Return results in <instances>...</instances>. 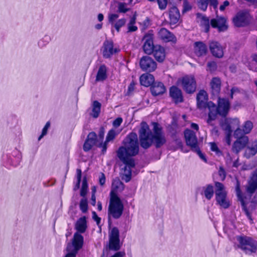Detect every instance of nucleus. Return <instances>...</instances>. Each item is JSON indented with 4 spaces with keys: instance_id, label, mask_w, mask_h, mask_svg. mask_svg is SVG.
<instances>
[{
    "instance_id": "7ed1b4c3",
    "label": "nucleus",
    "mask_w": 257,
    "mask_h": 257,
    "mask_svg": "<svg viewBox=\"0 0 257 257\" xmlns=\"http://www.w3.org/2000/svg\"><path fill=\"white\" fill-rule=\"evenodd\" d=\"M230 106V104L228 100L225 98H218L217 107L211 101L209 102L207 123L210 125H213L212 121L216 119L218 114L223 117L226 116L229 112Z\"/></svg>"
},
{
    "instance_id": "13d9d810",
    "label": "nucleus",
    "mask_w": 257,
    "mask_h": 257,
    "mask_svg": "<svg viewBox=\"0 0 257 257\" xmlns=\"http://www.w3.org/2000/svg\"><path fill=\"white\" fill-rule=\"evenodd\" d=\"M92 218L96 222L97 225H99L100 223L101 218L97 216L94 211L92 212Z\"/></svg>"
},
{
    "instance_id": "72a5a7b5",
    "label": "nucleus",
    "mask_w": 257,
    "mask_h": 257,
    "mask_svg": "<svg viewBox=\"0 0 257 257\" xmlns=\"http://www.w3.org/2000/svg\"><path fill=\"white\" fill-rule=\"evenodd\" d=\"M106 71L107 69L105 66L104 65H101L99 68L96 75V80L98 81H101L105 80L107 77Z\"/></svg>"
},
{
    "instance_id": "5fc2aeb1",
    "label": "nucleus",
    "mask_w": 257,
    "mask_h": 257,
    "mask_svg": "<svg viewBox=\"0 0 257 257\" xmlns=\"http://www.w3.org/2000/svg\"><path fill=\"white\" fill-rule=\"evenodd\" d=\"M159 5V7L161 10H164L166 9L167 5V0H157Z\"/></svg>"
},
{
    "instance_id": "9b49d317",
    "label": "nucleus",
    "mask_w": 257,
    "mask_h": 257,
    "mask_svg": "<svg viewBox=\"0 0 257 257\" xmlns=\"http://www.w3.org/2000/svg\"><path fill=\"white\" fill-rule=\"evenodd\" d=\"M184 136L187 145L192 150H197L198 142L195 133L190 130H186L184 132Z\"/></svg>"
},
{
    "instance_id": "c85d7f7f",
    "label": "nucleus",
    "mask_w": 257,
    "mask_h": 257,
    "mask_svg": "<svg viewBox=\"0 0 257 257\" xmlns=\"http://www.w3.org/2000/svg\"><path fill=\"white\" fill-rule=\"evenodd\" d=\"M257 189V168L254 172L247 188V191L252 194Z\"/></svg>"
},
{
    "instance_id": "412c9836",
    "label": "nucleus",
    "mask_w": 257,
    "mask_h": 257,
    "mask_svg": "<svg viewBox=\"0 0 257 257\" xmlns=\"http://www.w3.org/2000/svg\"><path fill=\"white\" fill-rule=\"evenodd\" d=\"M210 24L213 28H217L219 31H223L227 29L226 20L223 17L212 19Z\"/></svg>"
},
{
    "instance_id": "ddd939ff",
    "label": "nucleus",
    "mask_w": 257,
    "mask_h": 257,
    "mask_svg": "<svg viewBox=\"0 0 257 257\" xmlns=\"http://www.w3.org/2000/svg\"><path fill=\"white\" fill-rule=\"evenodd\" d=\"M83 243V237L80 233L75 232L74 234L71 244L68 246H71L72 250L75 252L78 251L82 247Z\"/></svg>"
},
{
    "instance_id": "c9c22d12",
    "label": "nucleus",
    "mask_w": 257,
    "mask_h": 257,
    "mask_svg": "<svg viewBox=\"0 0 257 257\" xmlns=\"http://www.w3.org/2000/svg\"><path fill=\"white\" fill-rule=\"evenodd\" d=\"M101 108V104L97 101H94L92 105V112L91 115L94 117L97 118L100 113Z\"/></svg>"
},
{
    "instance_id": "ea45409f",
    "label": "nucleus",
    "mask_w": 257,
    "mask_h": 257,
    "mask_svg": "<svg viewBox=\"0 0 257 257\" xmlns=\"http://www.w3.org/2000/svg\"><path fill=\"white\" fill-rule=\"evenodd\" d=\"M229 123L228 119L225 120V122L222 125V127L225 131L226 134H232V128Z\"/></svg>"
},
{
    "instance_id": "20e7f679",
    "label": "nucleus",
    "mask_w": 257,
    "mask_h": 257,
    "mask_svg": "<svg viewBox=\"0 0 257 257\" xmlns=\"http://www.w3.org/2000/svg\"><path fill=\"white\" fill-rule=\"evenodd\" d=\"M123 208V205L120 198L112 191L108 210L109 217H111L114 219L120 218Z\"/></svg>"
},
{
    "instance_id": "49530a36",
    "label": "nucleus",
    "mask_w": 257,
    "mask_h": 257,
    "mask_svg": "<svg viewBox=\"0 0 257 257\" xmlns=\"http://www.w3.org/2000/svg\"><path fill=\"white\" fill-rule=\"evenodd\" d=\"M95 144L92 142L91 143L90 141H89L88 140H86L84 144L83 145V149L85 151L87 152L90 150L92 147Z\"/></svg>"
},
{
    "instance_id": "a18cd8bd",
    "label": "nucleus",
    "mask_w": 257,
    "mask_h": 257,
    "mask_svg": "<svg viewBox=\"0 0 257 257\" xmlns=\"http://www.w3.org/2000/svg\"><path fill=\"white\" fill-rule=\"evenodd\" d=\"M87 184L85 179H84L82 182V187L81 189L80 195L82 196H84L87 193Z\"/></svg>"
},
{
    "instance_id": "cd10ccee",
    "label": "nucleus",
    "mask_w": 257,
    "mask_h": 257,
    "mask_svg": "<svg viewBox=\"0 0 257 257\" xmlns=\"http://www.w3.org/2000/svg\"><path fill=\"white\" fill-rule=\"evenodd\" d=\"M116 135V133L115 131L113 129H111L108 132L104 143H101L99 146V147L102 148V152L103 154H104L106 151L107 143L113 140L115 138Z\"/></svg>"
},
{
    "instance_id": "5701e85b",
    "label": "nucleus",
    "mask_w": 257,
    "mask_h": 257,
    "mask_svg": "<svg viewBox=\"0 0 257 257\" xmlns=\"http://www.w3.org/2000/svg\"><path fill=\"white\" fill-rule=\"evenodd\" d=\"M235 190L237 196L238 197V200L240 201L241 206L242 207V209L245 212V214L247 216V217L251 219V216L250 215L247 210L246 207V203L245 200H244L243 196L242 195L240 189V184L238 180L236 181V184L235 187Z\"/></svg>"
},
{
    "instance_id": "338daca9",
    "label": "nucleus",
    "mask_w": 257,
    "mask_h": 257,
    "mask_svg": "<svg viewBox=\"0 0 257 257\" xmlns=\"http://www.w3.org/2000/svg\"><path fill=\"white\" fill-rule=\"evenodd\" d=\"M194 151L197 152V154L199 155V156L200 157V158L201 159H202L203 160H204L205 162L206 161L204 155L201 153V151L198 149V148H197V150H194Z\"/></svg>"
},
{
    "instance_id": "c756f323",
    "label": "nucleus",
    "mask_w": 257,
    "mask_h": 257,
    "mask_svg": "<svg viewBox=\"0 0 257 257\" xmlns=\"http://www.w3.org/2000/svg\"><path fill=\"white\" fill-rule=\"evenodd\" d=\"M166 88L164 84L160 82H156L151 87V92L153 95L156 96L160 95L164 93Z\"/></svg>"
},
{
    "instance_id": "3c124183",
    "label": "nucleus",
    "mask_w": 257,
    "mask_h": 257,
    "mask_svg": "<svg viewBox=\"0 0 257 257\" xmlns=\"http://www.w3.org/2000/svg\"><path fill=\"white\" fill-rule=\"evenodd\" d=\"M191 9V6L190 4L186 1L183 2V13H186Z\"/></svg>"
},
{
    "instance_id": "1a4fd4ad",
    "label": "nucleus",
    "mask_w": 257,
    "mask_h": 257,
    "mask_svg": "<svg viewBox=\"0 0 257 257\" xmlns=\"http://www.w3.org/2000/svg\"><path fill=\"white\" fill-rule=\"evenodd\" d=\"M181 83L184 89L188 93H193L196 88L195 78L192 76H185L181 79Z\"/></svg>"
},
{
    "instance_id": "6ab92c4d",
    "label": "nucleus",
    "mask_w": 257,
    "mask_h": 257,
    "mask_svg": "<svg viewBox=\"0 0 257 257\" xmlns=\"http://www.w3.org/2000/svg\"><path fill=\"white\" fill-rule=\"evenodd\" d=\"M208 96L206 92L200 90L197 96V106L200 108H208Z\"/></svg>"
},
{
    "instance_id": "9d476101",
    "label": "nucleus",
    "mask_w": 257,
    "mask_h": 257,
    "mask_svg": "<svg viewBox=\"0 0 257 257\" xmlns=\"http://www.w3.org/2000/svg\"><path fill=\"white\" fill-rule=\"evenodd\" d=\"M153 39V34L150 32L144 36L143 38V41L144 42L143 50L146 54L149 55L152 54L155 47L154 45Z\"/></svg>"
},
{
    "instance_id": "69168bd1",
    "label": "nucleus",
    "mask_w": 257,
    "mask_h": 257,
    "mask_svg": "<svg viewBox=\"0 0 257 257\" xmlns=\"http://www.w3.org/2000/svg\"><path fill=\"white\" fill-rule=\"evenodd\" d=\"M210 5L212 6L215 9L217 8L218 1L217 0H209Z\"/></svg>"
},
{
    "instance_id": "603ef678",
    "label": "nucleus",
    "mask_w": 257,
    "mask_h": 257,
    "mask_svg": "<svg viewBox=\"0 0 257 257\" xmlns=\"http://www.w3.org/2000/svg\"><path fill=\"white\" fill-rule=\"evenodd\" d=\"M118 15L116 14H110L108 15V21L111 25H113L114 21L118 18Z\"/></svg>"
},
{
    "instance_id": "423d86ee",
    "label": "nucleus",
    "mask_w": 257,
    "mask_h": 257,
    "mask_svg": "<svg viewBox=\"0 0 257 257\" xmlns=\"http://www.w3.org/2000/svg\"><path fill=\"white\" fill-rule=\"evenodd\" d=\"M215 199L217 203L222 208L226 209L230 206V202L227 197V192L224 185L219 182H215Z\"/></svg>"
},
{
    "instance_id": "473e14b6",
    "label": "nucleus",
    "mask_w": 257,
    "mask_h": 257,
    "mask_svg": "<svg viewBox=\"0 0 257 257\" xmlns=\"http://www.w3.org/2000/svg\"><path fill=\"white\" fill-rule=\"evenodd\" d=\"M228 119L232 128H236V130L234 132V136L236 137H239V133L241 132V130L239 127L240 124L239 119L237 118H234L232 119L229 118Z\"/></svg>"
},
{
    "instance_id": "aec40b11",
    "label": "nucleus",
    "mask_w": 257,
    "mask_h": 257,
    "mask_svg": "<svg viewBox=\"0 0 257 257\" xmlns=\"http://www.w3.org/2000/svg\"><path fill=\"white\" fill-rule=\"evenodd\" d=\"M209 48L212 55L218 58H221L223 55L222 46L217 42L213 41L210 43Z\"/></svg>"
},
{
    "instance_id": "dca6fc26",
    "label": "nucleus",
    "mask_w": 257,
    "mask_h": 257,
    "mask_svg": "<svg viewBox=\"0 0 257 257\" xmlns=\"http://www.w3.org/2000/svg\"><path fill=\"white\" fill-rule=\"evenodd\" d=\"M207 48L202 42H196L194 44L193 52L197 57H202L206 54Z\"/></svg>"
},
{
    "instance_id": "f704fd0d",
    "label": "nucleus",
    "mask_w": 257,
    "mask_h": 257,
    "mask_svg": "<svg viewBox=\"0 0 257 257\" xmlns=\"http://www.w3.org/2000/svg\"><path fill=\"white\" fill-rule=\"evenodd\" d=\"M252 128L253 124L250 121L247 120L245 121L242 126L241 132L239 133V136H241L242 134H249Z\"/></svg>"
},
{
    "instance_id": "4468645a",
    "label": "nucleus",
    "mask_w": 257,
    "mask_h": 257,
    "mask_svg": "<svg viewBox=\"0 0 257 257\" xmlns=\"http://www.w3.org/2000/svg\"><path fill=\"white\" fill-rule=\"evenodd\" d=\"M116 48H113V43L111 41H105L103 43V55L105 58H109L113 54L118 52Z\"/></svg>"
},
{
    "instance_id": "4be33fe9",
    "label": "nucleus",
    "mask_w": 257,
    "mask_h": 257,
    "mask_svg": "<svg viewBox=\"0 0 257 257\" xmlns=\"http://www.w3.org/2000/svg\"><path fill=\"white\" fill-rule=\"evenodd\" d=\"M125 164L122 172V179L126 182H129L132 177V168L135 167V162L133 161V165L130 164L128 162H122Z\"/></svg>"
},
{
    "instance_id": "37998d69",
    "label": "nucleus",
    "mask_w": 257,
    "mask_h": 257,
    "mask_svg": "<svg viewBox=\"0 0 257 257\" xmlns=\"http://www.w3.org/2000/svg\"><path fill=\"white\" fill-rule=\"evenodd\" d=\"M80 208L83 213H85L87 211L88 209V205L86 199H81L80 202Z\"/></svg>"
},
{
    "instance_id": "7c9ffc66",
    "label": "nucleus",
    "mask_w": 257,
    "mask_h": 257,
    "mask_svg": "<svg viewBox=\"0 0 257 257\" xmlns=\"http://www.w3.org/2000/svg\"><path fill=\"white\" fill-rule=\"evenodd\" d=\"M212 92L214 95L219 94L220 90L221 81L217 77L213 78L210 83Z\"/></svg>"
},
{
    "instance_id": "a878e982",
    "label": "nucleus",
    "mask_w": 257,
    "mask_h": 257,
    "mask_svg": "<svg viewBox=\"0 0 257 257\" xmlns=\"http://www.w3.org/2000/svg\"><path fill=\"white\" fill-rule=\"evenodd\" d=\"M140 81L142 85L149 87L154 83L155 78L154 76L150 73H144L140 76Z\"/></svg>"
},
{
    "instance_id": "8fccbe9b",
    "label": "nucleus",
    "mask_w": 257,
    "mask_h": 257,
    "mask_svg": "<svg viewBox=\"0 0 257 257\" xmlns=\"http://www.w3.org/2000/svg\"><path fill=\"white\" fill-rule=\"evenodd\" d=\"M209 144L212 151L214 152L217 155L221 154L217 145L215 143H210Z\"/></svg>"
},
{
    "instance_id": "6e6552de",
    "label": "nucleus",
    "mask_w": 257,
    "mask_h": 257,
    "mask_svg": "<svg viewBox=\"0 0 257 257\" xmlns=\"http://www.w3.org/2000/svg\"><path fill=\"white\" fill-rule=\"evenodd\" d=\"M140 65L143 71L149 72L154 71L157 67L156 62L153 58L148 56H143L140 59Z\"/></svg>"
},
{
    "instance_id": "b1692460",
    "label": "nucleus",
    "mask_w": 257,
    "mask_h": 257,
    "mask_svg": "<svg viewBox=\"0 0 257 257\" xmlns=\"http://www.w3.org/2000/svg\"><path fill=\"white\" fill-rule=\"evenodd\" d=\"M87 219L85 216L79 218L75 224V229L77 230L76 232L83 233L85 232L87 228Z\"/></svg>"
},
{
    "instance_id": "0e129e2a",
    "label": "nucleus",
    "mask_w": 257,
    "mask_h": 257,
    "mask_svg": "<svg viewBox=\"0 0 257 257\" xmlns=\"http://www.w3.org/2000/svg\"><path fill=\"white\" fill-rule=\"evenodd\" d=\"M207 67L209 68L210 71L214 70L216 67V64L213 62H208L207 64Z\"/></svg>"
},
{
    "instance_id": "393cba45",
    "label": "nucleus",
    "mask_w": 257,
    "mask_h": 257,
    "mask_svg": "<svg viewBox=\"0 0 257 257\" xmlns=\"http://www.w3.org/2000/svg\"><path fill=\"white\" fill-rule=\"evenodd\" d=\"M170 95L176 103L183 101L181 90L176 86H172L170 89Z\"/></svg>"
},
{
    "instance_id": "2eb2a0df",
    "label": "nucleus",
    "mask_w": 257,
    "mask_h": 257,
    "mask_svg": "<svg viewBox=\"0 0 257 257\" xmlns=\"http://www.w3.org/2000/svg\"><path fill=\"white\" fill-rule=\"evenodd\" d=\"M248 142V138L247 136H242L238 138L233 144L232 150L233 152L238 153L243 149Z\"/></svg>"
},
{
    "instance_id": "09e8293b",
    "label": "nucleus",
    "mask_w": 257,
    "mask_h": 257,
    "mask_svg": "<svg viewBox=\"0 0 257 257\" xmlns=\"http://www.w3.org/2000/svg\"><path fill=\"white\" fill-rule=\"evenodd\" d=\"M67 250L68 252L66 254L65 257H76L77 252L72 250L71 246H67Z\"/></svg>"
},
{
    "instance_id": "4c0bfd02",
    "label": "nucleus",
    "mask_w": 257,
    "mask_h": 257,
    "mask_svg": "<svg viewBox=\"0 0 257 257\" xmlns=\"http://www.w3.org/2000/svg\"><path fill=\"white\" fill-rule=\"evenodd\" d=\"M204 194L205 197L210 200L214 194L213 187L211 185H208L204 188Z\"/></svg>"
},
{
    "instance_id": "f3484780",
    "label": "nucleus",
    "mask_w": 257,
    "mask_h": 257,
    "mask_svg": "<svg viewBox=\"0 0 257 257\" xmlns=\"http://www.w3.org/2000/svg\"><path fill=\"white\" fill-rule=\"evenodd\" d=\"M159 37L165 42H173L176 41L174 35L165 28H162L158 32Z\"/></svg>"
},
{
    "instance_id": "f8f14e48",
    "label": "nucleus",
    "mask_w": 257,
    "mask_h": 257,
    "mask_svg": "<svg viewBox=\"0 0 257 257\" xmlns=\"http://www.w3.org/2000/svg\"><path fill=\"white\" fill-rule=\"evenodd\" d=\"M249 15L246 11L239 12L233 19L234 25L236 27H242L248 23Z\"/></svg>"
},
{
    "instance_id": "bf43d9fd",
    "label": "nucleus",
    "mask_w": 257,
    "mask_h": 257,
    "mask_svg": "<svg viewBox=\"0 0 257 257\" xmlns=\"http://www.w3.org/2000/svg\"><path fill=\"white\" fill-rule=\"evenodd\" d=\"M99 183L101 186H103L105 183V177L103 173H101L99 177Z\"/></svg>"
},
{
    "instance_id": "58836bf2",
    "label": "nucleus",
    "mask_w": 257,
    "mask_h": 257,
    "mask_svg": "<svg viewBox=\"0 0 257 257\" xmlns=\"http://www.w3.org/2000/svg\"><path fill=\"white\" fill-rule=\"evenodd\" d=\"M200 23L201 25L204 27L205 32H208L210 28L209 19L205 16H202Z\"/></svg>"
},
{
    "instance_id": "864d4df0",
    "label": "nucleus",
    "mask_w": 257,
    "mask_h": 257,
    "mask_svg": "<svg viewBox=\"0 0 257 257\" xmlns=\"http://www.w3.org/2000/svg\"><path fill=\"white\" fill-rule=\"evenodd\" d=\"M87 140L90 141L91 143L93 142L94 144H95L96 140V135L95 133L94 132L90 133L87 136Z\"/></svg>"
},
{
    "instance_id": "a211bd4d",
    "label": "nucleus",
    "mask_w": 257,
    "mask_h": 257,
    "mask_svg": "<svg viewBox=\"0 0 257 257\" xmlns=\"http://www.w3.org/2000/svg\"><path fill=\"white\" fill-rule=\"evenodd\" d=\"M152 54H153L156 60L159 62H163L166 57V51L165 48L160 45H155Z\"/></svg>"
},
{
    "instance_id": "f03ea898",
    "label": "nucleus",
    "mask_w": 257,
    "mask_h": 257,
    "mask_svg": "<svg viewBox=\"0 0 257 257\" xmlns=\"http://www.w3.org/2000/svg\"><path fill=\"white\" fill-rule=\"evenodd\" d=\"M123 146L120 147L117 151V156L122 162H128L133 165L134 160L132 157L137 155L139 152L138 136L136 133L130 134L123 142Z\"/></svg>"
},
{
    "instance_id": "f257e3e1",
    "label": "nucleus",
    "mask_w": 257,
    "mask_h": 257,
    "mask_svg": "<svg viewBox=\"0 0 257 257\" xmlns=\"http://www.w3.org/2000/svg\"><path fill=\"white\" fill-rule=\"evenodd\" d=\"M152 124L154 134L146 122H142L141 123V128L139 132L140 145L145 149L150 147L153 144L156 148H160L166 142L165 136L160 125L157 122H153Z\"/></svg>"
},
{
    "instance_id": "a19ab883",
    "label": "nucleus",
    "mask_w": 257,
    "mask_h": 257,
    "mask_svg": "<svg viewBox=\"0 0 257 257\" xmlns=\"http://www.w3.org/2000/svg\"><path fill=\"white\" fill-rule=\"evenodd\" d=\"M126 23L125 19H121L118 20L116 23H114L113 26L115 28L116 30L119 32L120 28L123 26Z\"/></svg>"
},
{
    "instance_id": "e2e57ef3",
    "label": "nucleus",
    "mask_w": 257,
    "mask_h": 257,
    "mask_svg": "<svg viewBox=\"0 0 257 257\" xmlns=\"http://www.w3.org/2000/svg\"><path fill=\"white\" fill-rule=\"evenodd\" d=\"M229 3L228 1H225L223 2V4L220 6L219 9L220 11H223L225 10V8L228 6Z\"/></svg>"
},
{
    "instance_id": "bb28decb",
    "label": "nucleus",
    "mask_w": 257,
    "mask_h": 257,
    "mask_svg": "<svg viewBox=\"0 0 257 257\" xmlns=\"http://www.w3.org/2000/svg\"><path fill=\"white\" fill-rule=\"evenodd\" d=\"M180 17V15L178 9L175 7L171 8L169 11L170 23L173 24H176L179 21Z\"/></svg>"
},
{
    "instance_id": "79ce46f5",
    "label": "nucleus",
    "mask_w": 257,
    "mask_h": 257,
    "mask_svg": "<svg viewBox=\"0 0 257 257\" xmlns=\"http://www.w3.org/2000/svg\"><path fill=\"white\" fill-rule=\"evenodd\" d=\"M197 5L199 9L205 11L208 5V0H197Z\"/></svg>"
},
{
    "instance_id": "4d7b16f0",
    "label": "nucleus",
    "mask_w": 257,
    "mask_h": 257,
    "mask_svg": "<svg viewBox=\"0 0 257 257\" xmlns=\"http://www.w3.org/2000/svg\"><path fill=\"white\" fill-rule=\"evenodd\" d=\"M122 122V119L121 117H118L113 122V125L115 127H118Z\"/></svg>"
},
{
    "instance_id": "0eeeda50",
    "label": "nucleus",
    "mask_w": 257,
    "mask_h": 257,
    "mask_svg": "<svg viewBox=\"0 0 257 257\" xmlns=\"http://www.w3.org/2000/svg\"><path fill=\"white\" fill-rule=\"evenodd\" d=\"M109 248L113 250H118L120 248L119 230L116 227L112 228L109 232Z\"/></svg>"
},
{
    "instance_id": "c03bdc74",
    "label": "nucleus",
    "mask_w": 257,
    "mask_h": 257,
    "mask_svg": "<svg viewBox=\"0 0 257 257\" xmlns=\"http://www.w3.org/2000/svg\"><path fill=\"white\" fill-rule=\"evenodd\" d=\"M118 10L120 13H126L129 11V9L127 7V5L124 3H119L118 6Z\"/></svg>"
},
{
    "instance_id": "6e6d98bb",
    "label": "nucleus",
    "mask_w": 257,
    "mask_h": 257,
    "mask_svg": "<svg viewBox=\"0 0 257 257\" xmlns=\"http://www.w3.org/2000/svg\"><path fill=\"white\" fill-rule=\"evenodd\" d=\"M218 175L219 176V180L223 181L225 179L226 177V174L224 170L221 167L219 168V170L218 171Z\"/></svg>"
},
{
    "instance_id": "e433bc0d",
    "label": "nucleus",
    "mask_w": 257,
    "mask_h": 257,
    "mask_svg": "<svg viewBox=\"0 0 257 257\" xmlns=\"http://www.w3.org/2000/svg\"><path fill=\"white\" fill-rule=\"evenodd\" d=\"M123 184L118 179H114L112 183L113 191H121L123 189Z\"/></svg>"
},
{
    "instance_id": "774afa93",
    "label": "nucleus",
    "mask_w": 257,
    "mask_h": 257,
    "mask_svg": "<svg viewBox=\"0 0 257 257\" xmlns=\"http://www.w3.org/2000/svg\"><path fill=\"white\" fill-rule=\"evenodd\" d=\"M239 89L238 88L235 87L232 88V89H231V95H230L231 98H233V95L234 93H238V92H239Z\"/></svg>"
},
{
    "instance_id": "680f3d73",
    "label": "nucleus",
    "mask_w": 257,
    "mask_h": 257,
    "mask_svg": "<svg viewBox=\"0 0 257 257\" xmlns=\"http://www.w3.org/2000/svg\"><path fill=\"white\" fill-rule=\"evenodd\" d=\"M138 29L135 24H128V32H135Z\"/></svg>"
},
{
    "instance_id": "de8ad7c7",
    "label": "nucleus",
    "mask_w": 257,
    "mask_h": 257,
    "mask_svg": "<svg viewBox=\"0 0 257 257\" xmlns=\"http://www.w3.org/2000/svg\"><path fill=\"white\" fill-rule=\"evenodd\" d=\"M50 126V123L47 122L45 124V126L43 128L41 135L39 137L38 140L40 141L45 135L47 133V131Z\"/></svg>"
},
{
    "instance_id": "2f4dec72",
    "label": "nucleus",
    "mask_w": 257,
    "mask_h": 257,
    "mask_svg": "<svg viewBox=\"0 0 257 257\" xmlns=\"http://www.w3.org/2000/svg\"><path fill=\"white\" fill-rule=\"evenodd\" d=\"M257 153V140L253 141L248 146L245 152L247 158L255 155Z\"/></svg>"
},
{
    "instance_id": "052dcab7",
    "label": "nucleus",
    "mask_w": 257,
    "mask_h": 257,
    "mask_svg": "<svg viewBox=\"0 0 257 257\" xmlns=\"http://www.w3.org/2000/svg\"><path fill=\"white\" fill-rule=\"evenodd\" d=\"M77 187H79L80 181H81V171L80 169L77 170Z\"/></svg>"
},
{
    "instance_id": "39448f33",
    "label": "nucleus",
    "mask_w": 257,
    "mask_h": 257,
    "mask_svg": "<svg viewBox=\"0 0 257 257\" xmlns=\"http://www.w3.org/2000/svg\"><path fill=\"white\" fill-rule=\"evenodd\" d=\"M238 247L245 253L250 254L255 253L257 250L256 242L251 237L246 236L237 237Z\"/></svg>"
}]
</instances>
